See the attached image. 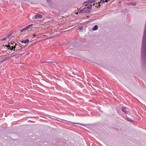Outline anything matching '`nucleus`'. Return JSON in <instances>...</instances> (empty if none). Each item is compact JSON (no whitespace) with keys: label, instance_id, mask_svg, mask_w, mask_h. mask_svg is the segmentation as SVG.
I'll use <instances>...</instances> for the list:
<instances>
[{"label":"nucleus","instance_id":"obj_1","mask_svg":"<svg viewBox=\"0 0 146 146\" xmlns=\"http://www.w3.org/2000/svg\"><path fill=\"white\" fill-rule=\"evenodd\" d=\"M92 6L91 5H86L85 7L82 9V10H80L79 9L78 11L79 13H89L90 11V9L92 8Z\"/></svg>","mask_w":146,"mask_h":146},{"label":"nucleus","instance_id":"obj_2","mask_svg":"<svg viewBox=\"0 0 146 146\" xmlns=\"http://www.w3.org/2000/svg\"><path fill=\"white\" fill-rule=\"evenodd\" d=\"M12 45L13 44L12 43H11L10 44L5 45V46L8 48V49H10V50H12L14 48H16V45L15 44V45L14 46H13Z\"/></svg>","mask_w":146,"mask_h":146},{"label":"nucleus","instance_id":"obj_3","mask_svg":"<svg viewBox=\"0 0 146 146\" xmlns=\"http://www.w3.org/2000/svg\"><path fill=\"white\" fill-rule=\"evenodd\" d=\"M17 55L16 54H11L10 55V56H9L7 57L3 61H5V60H8V59H10L11 58H12L14 56H15Z\"/></svg>","mask_w":146,"mask_h":146},{"label":"nucleus","instance_id":"obj_4","mask_svg":"<svg viewBox=\"0 0 146 146\" xmlns=\"http://www.w3.org/2000/svg\"><path fill=\"white\" fill-rule=\"evenodd\" d=\"M33 25V24H31L29 25L28 26H27L26 28H25V29L26 30H28L29 29H31L32 28V26Z\"/></svg>","mask_w":146,"mask_h":146},{"label":"nucleus","instance_id":"obj_5","mask_svg":"<svg viewBox=\"0 0 146 146\" xmlns=\"http://www.w3.org/2000/svg\"><path fill=\"white\" fill-rule=\"evenodd\" d=\"M35 19H40L42 17V15L40 14L36 13L35 15Z\"/></svg>","mask_w":146,"mask_h":146},{"label":"nucleus","instance_id":"obj_6","mask_svg":"<svg viewBox=\"0 0 146 146\" xmlns=\"http://www.w3.org/2000/svg\"><path fill=\"white\" fill-rule=\"evenodd\" d=\"M29 41V40L28 39H27L26 40H22L21 41V42L22 43H24L25 44H26Z\"/></svg>","mask_w":146,"mask_h":146},{"label":"nucleus","instance_id":"obj_7","mask_svg":"<svg viewBox=\"0 0 146 146\" xmlns=\"http://www.w3.org/2000/svg\"><path fill=\"white\" fill-rule=\"evenodd\" d=\"M122 110L123 112L127 113L128 112L127 111L125 107H123L122 108Z\"/></svg>","mask_w":146,"mask_h":146},{"label":"nucleus","instance_id":"obj_8","mask_svg":"<svg viewBox=\"0 0 146 146\" xmlns=\"http://www.w3.org/2000/svg\"><path fill=\"white\" fill-rule=\"evenodd\" d=\"M98 28V26L97 25H95L93 28L92 30H96Z\"/></svg>","mask_w":146,"mask_h":146},{"label":"nucleus","instance_id":"obj_9","mask_svg":"<svg viewBox=\"0 0 146 146\" xmlns=\"http://www.w3.org/2000/svg\"><path fill=\"white\" fill-rule=\"evenodd\" d=\"M7 39V38H6V37H5V38H4L2 39L1 40V41H3V40H6V39Z\"/></svg>","mask_w":146,"mask_h":146},{"label":"nucleus","instance_id":"obj_10","mask_svg":"<svg viewBox=\"0 0 146 146\" xmlns=\"http://www.w3.org/2000/svg\"><path fill=\"white\" fill-rule=\"evenodd\" d=\"M25 30L26 31V29H25V28H24L23 29H21V32H23Z\"/></svg>","mask_w":146,"mask_h":146},{"label":"nucleus","instance_id":"obj_11","mask_svg":"<svg viewBox=\"0 0 146 146\" xmlns=\"http://www.w3.org/2000/svg\"><path fill=\"white\" fill-rule=\"evenodd\" d=\"M11 36V35H8L6 36V38H9L10 37V36Z\"/></svg>","mask_w":146,"mask_h":146},{"label":"nucleus","instance_id":"obj_12","mask_svg":"<svg viewBox=\"0 0 146 146\" xmlns=\"http://www.w3.org/2000/svg\"><path fill=\"white\" fill-rule=\"evenodd\" d=\"M100 2L102 3H104L105 2V1L104 0H101L100 1Z\"/></svg>","mask_w":146,"mask_h":146},{"label":"nucleus","instance_id":"obj_13","mask_svg":"<svg viewBox=\"0 0 146 146\" xmlns=\"http://www.w3.org/2000/svg\"><path fill=\"white\" fill-rule=\"evenodd\" d=\"M91 3H93L95 2V1L94 0H93L92 1H90Z\"/></svg>","mask_w":146,"mask_h":146},{"label":"nucleus","instance_id":"obj_14","mask_svg":"<svg viewBox=\"0 0 146 146\" xmlns=\"http://www.w3.org/2000/svg\"><path fill=\"white\" fill-rule=\"evenodd\" d=\"M108 1L107 0H106L105 1V2H108Z\"/></svg>","mask_w":146,"mask_h":146},{"label":"nucleus","instance_id":"obj_15","mask_svg":"<svg viewBox=\"0 0 146 146\" xmlns=\"http://www.w3.org/2000/svg\"><path fill=\"white\" fill-rule=\"evenodd\" d=\"M128 121H130V120H131L130 119H128L127 120Z\"/></svg>","mask_w":146,"mask_h":146},{"label":"nucleus","instance_id":"obj_16","mask_svg":"<svg viewBox=\"0 0 146 146\" xmlns=\"http://www.w3.org/2000/svg\"><path fill=\"white\" fill-rule=\"evenodd\" d=\"M36 36V35H33V36Z\"/></svg>","mask_w":146,"mask_h":146},{"label":"nucleus","instance_id":"obj_17","mask_svg":"<svg viewBox=\"0 0 146 146\" xmlns=\"http://www.w3.org/2000/svg\"><path fill=\"white\" fill-rule=\"evenodd\" d=\"M48 62V61H47V62Z\"/></svg>","mask_w":146,"mask_h":146},{"label":"nucleus","instance_id":"obj_18","mask_svg":"<svg viewBox=\"0 0 146 146\" xmlns=\"http://www.w3.org/2000/svg\"><path fill=\"white\" fill-rule=\"evenodd\" d=\"M78 13H75V14H78Z\"/></svg>","mask_w":146,"mask_h":146},{"label":"nucleus","instance_id":"obj_19","mask_svg":"<svg viewBox=\"0 0 146 146\" xmlns=\"http://www.w3.org/2000/svg\"><path fill=\"white\" fill-rule=\"evenodd\" d=\"M110 0H109V1H110Z\"/></svg>","mask_w":146,"mask_h":146}]
</instances>
